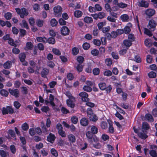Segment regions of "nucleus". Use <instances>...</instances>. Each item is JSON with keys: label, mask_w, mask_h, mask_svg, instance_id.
Masks as SVG:
<instances>
[{"label": "nucleus", "mask_w": 157, "mask_h": 157, "mask_svg": "<svg viewBox=\"0 0 157 157\" xmlns=\"http://www.w3.org/2000/svg\"><path fill=\"white\" fill-rule=\"evenodd\" d=\"M98 86L100 89L102 90H105L107 94H109L112 90V86L109 84L107 86L106 84L104 82H100L98 84Z\"/></svg>", "instance_id": "obj_1"}, {"label": "nucleus", "mask_w": 157, "mask_h": 157, "mask_svg": "<svg viewBox=\"0 0 157 157\" xmlns=\"http://www.w3.org/2000/svg\"><path fill=\"white\" fill-rule=\"evenodd\" d=\"M98 128L94 125L91 127L90 131H88L86 133V135L87 138L91 139L92 138V135L97 134L98 132Z\"/></svg>", "instance_id": "obj_2"}, {"label": "nucleus", "mask_w": 157, "mask_h": 157, "mask_svg": "<svg viewBox=\"0 0 157 157\" xmlns=\"http://www.w3.org/2000/svg\"><path fill=\"white\" fill-rule=\"evenodd\" d=\"M14 113V110L12 106H6V108L3 107L2 110V113L3 115L8 114V113L12 114Z\"/></svg>", "instance_id": "obj_3"}, {"label": "nucleus", "mask_w": 157, "mask_h": 157, "mask_svg": "<svg viewBox=\"0 0 157 157\" xmlns=\"http://www.w3.org/2000/svg\"><path fill=\"white\" fill-rule=\"evenodd\" d=\"M79 98H81L83 102L89 101L90 99L88 98V95L87 93L85 92H82L78 94Z\"/></svg>", "instance_id": "obj_4"}, {"label": "nucleus", "mask_w": 157, "mask_h": 157, "mask_svg": "<svg viewBox=\"0 0 157 157\" xmlns=\"http://www.w3.org/2000/svg\"><path fill=\"white\" fill-rule=\"evenodd\" d=\"M62 9V7L59 6H57L54 8L53 10L56 17H59L61 16Z\"/></svg>", "instance_id": "obj_5"}, {"label": "nucleus", "mask_w": 157, "mask_h": 157, "mask_svg": "<svg viewBox=\"0 0 157 157\" xmlns=\"http://www.w3.org/2000/svg\"><path fill=\"white\" fill-rule=\"evenodd\" d=\"M137 3L138 6L145 8H148L149 5V4L148 2L144 0L139 1L137 2Z\"/></svg>", "instance_id": "obj_6"}, {"label": "nucleus", "mask_w": 157, "mask_h": 157, "mask_svg": "<svg viewBox=\"0 0 157 157\" xmlns=\"http://www.w3.org/2000/svg\"><path fill=\"white\" fill-rule=\"evenodd\" d=\"M9 91L10 93L12 96H13L15 98H17L19 97V92L17 89H9Z\"/></svg>", "instance_id": "obj_7"}, {"label": "nucleus", "mask_w": 157, "mask_h": 157, "mask_svg": "<svg viewBox=\"0 0 157 157\" xmlns=\"http://www.w3.org/2000/svg\"><path fill=\"white\" fill-rule=\"evenodd\" d=\"M60 32L62 35L67 36L69 34L70 30L67 26H63L61 28Z\"/></svg>", "instance_id": "obj_8"}, {"label": "nucleus", "mask_w": 157, "mask_h": 157, "mask_svg": "<svg viewBox=\"0 0 157 157\" xmlns=\"http://www.w3.org/2000/svg\"><path fill=\"white\" fill-rule=\"evenodd\" d=\"M56 139V137L55 135L50 132L47 136V140L48 142L53 144L54 142Z\"/></svg>", "instance_id": "obj_9"}, {"label": "nucleus", "mask_w": 157, "mask_h": 157, "mask_svg": "<svg viewBox=\"0 0 157 157\" xmlns=\"http://www.w3.org/2000/svg\"><path fill=\"white\" fill-rule=\"evenodd\" d=\"M157 25L156 22L153 19H150L148 22V28L150 29L155 28Z\"/></svg>", "instance_id": "obj_10"}, {"label": "nucleus", "mask_w": 157, "mask_h": 157, "mask_svg": "<svg viewBox=\"0 0 157 157\" xmlns=\"http://www.w3.org/2000/svg\"><path fill=\"white\" fill-rule=\"evenodd\" d=\"M155 13V10L153 9H148L145 11V14L149 17L153 16Z\"/></svg>", "instance_id": "obj_11"}, {"label": "nucleus", "mask_w": 157, "mask_h": 157, "mask_svg": "<svg viewBox=\"0 0 157 157\" xmlns=\"http://www.w3.org/2000/svg\"><path fill=\"white\" fill-rule=\"evenodd\" d=\"M132 27V24L130 23L127 24V25H126L124 28L123 30L124 33L125 34H129L131 31L130 27Z\"/></svg>", "instance_id": "obj_12"}, {"label": "nucleus", "mask_w": 157, "mask_h": 157, "mask_svg": "<svg viewBox=\"0 0 157 157\" xmlns=\"http://www.w3.org/2000/svg\"><path fill=\"white\" fill-rule=\"evenodd\" d=\"M49 72V70L46 68H44L43 69L41 72V76L42 77L45 78H47V75Z\"/></svg>", "instance_id": "obj_13"}, {"label": "nucleus", "mask_w": 157, "mask_h": 157, "mask_svg": "<svg viewBox=\"0 0 157 157\" xmlns=\"http://www.w3.org/2000/svg\"><path fill=\"white\" fill-rule=\"evenodd\" d=\"M29 14V12L27 9L24 7L21 8V12L20 15V17L24 18L25 16H27Z\"/></svg>", "instance_id": "obj_14"}, {"label": "nucleus", "mask_w": 157, "mask_h": 157, "mask_svg": "<svg viewBox=\"0 0 157 157\" xmlns=\"http://www.w3.org/2000/svg\"><path fill=\"white\" fill-rule=\"evenodd\" d=\"M80 123L81 125L86 126L88 125L89 121L86 118L83 117L81 119Z\"/></svg>", "instance_id": "obj_15"}, {"label": "nucleus", "mask_w": 157, "mask_h": 157, "mask_svg": "<svg viewBox=\"0 0 157 157\" xmlns=\"http://www.w3.org/2000/svg\"><path fill=\"white\" fill-rule=\"evenodd\" d=\"M123 44L127 49H128L132 44V42L128 40H125L123 41Z\"/></svg>", "instance_id": "obj_16"}, {"label": "nucleus", "mask_w": 157, "mask_h": 157, "mask_svg": "<svg viewBox=\"0 0 157 157\" xmlns=\"http://www.w3.org/2000/svg\"><path fill=\"white\" fill-rule=\"evenodd\" d=\"M88 142L90 144H92L93 142V141L97 143L99 141V138L98 137H97L95 135H92V138L91 139H90L89 138H87Z\"/></svg>", "instance_id": "obj_17"}, {"label": "nucleus", "mask_w": 157, "mask_h": 157, "mask_svg": "<svg viewBox=\"0 0 157 157\" xmlns=\"http://www.w3.org/2000/svg\"><path fill=\"white\" fill-rule=\"evenodd\" d=\"M144 43L146 46L148 47H150L152 46L153 43L151 39H147L144 40Z\"/></svg>", "instance_id": "obj_18"}, {"label": "nucleus", "mask_w": 157, "mask_h": 157, "mask_svg": "<svg viewBox=\"0 0 157 157\" xmlns=\"http://www.w3.org/2000/svg\"><path fill=\"white\" fill-rule=\"evenodd\" d=\"M26 57V55L24 52L21 53L19 55V58L20 61L22 63H23L25 61Z\"/></svg>", "instance_id": "obj_19"}, {"label": "nucleus", "mask_w": 157, "mask_h": 157, "mask_svg": "<svg viewBox=\"0 0 157 157\" xmlns=\"http://www.w3.org/2000/svg\"><path fill=\"white\" fill-rule=\"evenodd\" d=\"M150 128V126L147 122H144L142 123V128L143 130H148Z\"/></svg>", "instance_id": "obj_20"}, {"label": "nucleus", "mask_w": 157, "mask_h": 157, "mask_svg": "<svg viewBox=\"0 0 157 157\" xmlns=\"http://www.w3.org/2000/svg\"><path fill=\"white\" fill-rule=\"evenodd\" d=\"M74 13V16L77 18L81 17L82 15V12L79 10H75Z\"/></svg>", "instance_id": "obj_21"}, {"label": "nucleus", "mask_w": 157, "mask_h": 157, "mask_svg": "<svg viewBox=\"0 0 157 157\" xmlns=\"http://www.w3.org/2000/svg\"><path fill=\"white\" fill-rule=\"evenodd\" d=\"M36 40L38 42H42L44 43H46L47 42V39L45 37H37L36 38Z\"/></svg>", "instance_id": "obj_22"}, {"label": "nucleus", "mask_w": 157, "mask_h": 157, "mask_svg": "<svg viewBox=\"0 0 157 157\" xmlns=\"http://www.w3.org/2000/svg\"><path fill=\"white\" fill-rule=\"evenodd\" d=\"M67 106L71 108H73L75 106V104L71 99L67 100Z\"/></svg>", "instance_id": "obj_23"}, {"label": "nucleus", "mask_w": 157, "mask_h": 157, "mask_svg": "<svg viewBox=\"0 0 157 157\" xmlns=\"http://www.w3.org/2000/svg\"><path fill=\"white\" fill-rule=\"evenodd\" d=\"M26 48H25V50H32L33 48V45L31 42H27L26 44Z\"/></svg>", "instance_id": "obj_24"}, {"label": "nucleus", "mask_w": 157, "mask_h": 157, "mask_svg": "<svg viewBox=\"0 0 157 157\" xmlns=\"http://www.w3.org/2000/svg\"><path fill=\"white\" fill-rule=\"evenodd\" d=\"M84 21L87 24L92 23L93 21L92 18L91 17H86L84 19Z\"/></svg>", "instance_id": "obj_25"}, {"label": "nucleus", "mask_w": 157, "mask_h": 157, "mask_svg": "<svg viewBox=\"0 0 157 157\" xmlns=\"http://www.w3.org/2000/svg\"><path fill=\"white\" fill-rule=\"evenodd\" d=\"M143 131L144 132V130H143ZM138 135L140 138L144 140L146 139L148 137L147 135L144 132H139L138 133Z\"/></svg>", "instance_id": "obj_26"}, {"label": "nucleus", "mask_w": 157, "mask_h": 157, "mask_svg": "<svg viewBox=\"0 0 157 157\" xmlns=\"http://www.w3.org/2000/svg\"><path fill=\"white\" fill-rule=\"evenodd\" d=\"M11 62L9 61H7L4 64L3 67L4 68L8 69L11 67Z\"/></svg>", "instance_id": "obj_27"}, {"label": "nucleus", "mask_w": 157, "mask_h": 157, "mask_svg": "<svg viewBox=\"0 0 157 157\" xmlns=\"http://www.w3.org/2000/svg\"><path fill=\"white\" fill-rule=\"evenodd\" d=\"M68 139L70 142L72 143L75 142L76 139L75 136L72 135L70 134L68 135Z\"/></svg>", "instance_id": "obj_28"}, {"label": "nucleus", "mask_w": 157, "mask_h": 157, "mask_svg": "<svg viewBox=\"0 0 157 157\" xmlns=\"http://www.w3.org/2000/svg\"><path fill=\"white\" fill-rule=\"evenodd\" d=\"M145 118L148 121L150 122H153L154 119L152 116L151 114L149 113H147L145 115Z\"/></svg>", "instance_id": "obj_29"}, {"label": "nucleus", "mask_w": 157, "mask_h": 157, "mask_svg": "<svg viewBox=\"0 0 157 157\" xmlns=\"http://www.w3.org/2000/svg\"><path fill=\"white\" fill-rule=\"evenodd\" d=\"M44 21L40 19H38L36 20V24L37 26L39 27H42L43 25Z\"/></svg>", "instance_id": "obj_30"}, {"label": "nucleus", "mask_w": 157, "mask_h": 157, "mask_svg": "<svg viewBox=\"0 0 157 157\" xmlns=\"http://www.w3.org/2000/svg\"><path fill=\"white\" fill-rule=\"evenodd\" d=\"M72 54L74 56H76L77 55L79 52L78 49L76 47H74L72 49Z\"/></svg>", "instance_id": "obj_31"}, {"label": "nucleus", "mask_w": 157, "mask_h": 157, "mask_svg": "<svg viewBox=\"0 0 157 157\" xmlns=\"http://www.w3.org/2000/svg\"><path fill=\"white\" fill-rule=\"evenodd\" d=\"M121 18L123 21L126 22L128 21L129 17L127 14H124L121 16Z\"/></svg>", "instance_id": "obj_32"}, {"label": "nucleus", "mask_w": 157, "mask_h": 157, "mask_svg": "<svg viewBox=\"0 0 157 157\" xmlns=\"http://www.w3.org/2000/svg\"><path fill=\"white\" fill-rule=\"evenodd\" d=\"M0 93L3 96L7 97L8 95L9 92L6 90L3 89L1 90Z\"/></svg>", "instance_id": "obj_33"}, {"label": "nucleus", "mask_w": 157, "mask_h": 157, "mask_svg": "<svg viewBox=\"0 0 157 157\" xmlns=\"http://www.w3.org/2000/svg\"><path fill=\"white\" fill-rule=\"evenodd\" d=\"M50 23L51 26L53 27L57 25L58 22L55 18H52L50 21Z\"/></svg>", "instance_id": "obj_34"}, {"label": "nucleus", "mask_w": 157, "mask_h": 157, "mask_svg": "<svg viewBox=\"0 0 157 157\" xmlns=\"http://www.w3.org/2000/svg\"><path fill=\"white\" fill-rule=\"evenodd\" d=\"M92 67L90 64H88L86 68L85 71L87 73H90L92 72Z\"/></svg>", "instance_id": "obj_35"}, {"label": "nucleus", "mask_w": 157, "mask_h": 157, "mask_svg": "<svg viewBox=\"0 0 157 157\" xmlns=\"http://www.w3.org/2000/svg\"><path fill=\"white\" fill-rule=\"evenodd\" d=\"M76 60L79 64H82L83 62L84 59L82 56H80L77 57Z\"/></svg>", "instance_id": "obj_36"}, {"label": "nucleus", "mask_w": 157, "mask_h": 157, "mask_svg": "<svg viewBox=\"0 0 157 157\" xmlns=\"http://www.w3.org/2000/svg\"><path fill=\"white\" fill-rule=\"evenodd\" d=\"M20 33L19 36H20L22 37L26 34V31L24 29H19Z\"/></svg>", "instance_id": "obj_37"}, {"label": "nucleus", "mask_w": 157, "mask_h": 157, "mask_svg": "<svg viewBox=\"0 0 157 157\" xmlns=\"http://www.w3.org/2000/svg\"><path fill=\"white\" fill-rule=\"evenodd\" d=\"M144 34L148 35L150 37L151 36L153 35L152 32L147 28H144Z\"/></svg>", "instance_id": "obj_38"}, {"label": "nucleus", "mask_w": 157, "mask_h": 157, "mask_svg": "<svg viewBox=\"0 0 157 157\" xmlns=\"http://www.w3.org/2000/svg\"><path fill=\"white\" fill-rule=\"evenodd\" d=\"M12 16V15L11 13L9 12L5 13L4 15V17L7 20H9L11 19Z\"/></svg>", "instance_id": "obj_39"}, {"label": "nucleus", "mask_w": 157, "mask_h": 157, "mask_svg": "<svg viewBox=\"0 0 157 157\" xmlns=\"http://www.w3.org/2000/svg\"><path fill=\"white\" fill-rule=\"evenodd\" d=\"M101 127L102 129H107L108 127L107 123L106 121H102L101 124Z\"/></svg>", "instance_id": "obj_40"}, {"label": "nucleus", "mask_w": 157, "mask_h": 157, "mask_svg": "<svg viewBox=\"0 0 157 157\" xmlns=\"http://www.w3.org/2000/svg\"><path fill=\"white\" fill-rule=\"evenodd\" d=\"M149 154L152 157H157V153L155 150H151L149 151Z\"/></svg>", "instance_id": "obj_41"}, {"label": "nucleus", "mask_w": 157, "mask_h": 157, "mask_svg": "<svg viewBox=\"0 0 157 157\" xmlns=\"http://www.w3.org/2000/svg\"><path fill=\"white\" fill-rule=\"evenodd\" d=\"M41 110L44 113H47L50 110V109L48 106H43L41 108Z\"/></svg>", "instance_id": "obj_42"}, {"label": "nucleus", "mask_w": 157, "mask_h": 157, "mask_svg": "<svg viewBox=\"0 0 157 157\" xmlns=\"http://www.w3.org/2000/svg\"><path fill=\"white\" fill-rule=\"evenodd\" d=\"M41 124H43V125L41 126V128L43 133H47L48 131V130L46 126L44 125L43 122H41Z\"/></svg>", "instance_id": "obj_43"}, {"label": "nucleus", "mask_w": 157, "mask_h": 157, "mask_svg": "<svg viewBox=\"0 0 157 157\" xmlns=\"http://www.w3.org/2000/svg\"><path fill=\"white\" fill-rule=\"evenodd\" d=\"M92 71L94 75H97L100 73V69L96 67L93 69Z\"/></svg>", "instance_id": "obj_44"}, {"label": "nucleus", "mask_w": 157, "mask_h": 157, "mask_svg": "<svg viewBox=\"0 0 157 157\" xmlns=\"http://www.w3.org/2000/svg\"><path fill=\"white\" fill-rule=\"evenodd\" d=\"M83 66L80 64H78L76 67V69L78 73L82 72L83 70Z\"/></svg>", "instance_id": "obj_45"}, {"label": "nucleus", "mask_w": 157, "mask_h": 157, "mask_svg": "<svg viewBox=\"0 0 157 157\" xmlns=\"http://www.w3.org/2000/svg\"><path fill=\"white\" fill-rule=\"evenodd\" d=\"M83 89L84 91L87 92H90L92 90L91 87L88 86H84L83 87Z\"/></svg>", "instance_id": "obj_46"}, {"label": "nucleus", "mask_w": 157, "mask_h": 157, "mask_svg": "<svg viewBox=\"0 0 157 157\" xmlns=\"http://www.w3.org/2000/svg\"><path fill=\"white\" fill-rule=\"evenodd\" d=\"M8 44L11 46H13L14 47H16L17 45L14 43V40L12 38H10L8 41Z\"/></svg>", "instance_id": "obj_47"}, {"label": "nucleus", "mask_w": 157, "mask_h": 157, "mask_svg": "<svg viewBox=\"0 0 157 157\" xmlns=\"http://www.w3.org/2000/svg\"><path fill=\"white\" fill-rule=\"evenodd\" d=\"M148 75L150 78H154L156 77V74L155 72L151 71L148 74Z\"/></svg>", "instance_id": "obj_48"}, {"label": "nucleus", "mask_w": 157, "mask_h": 157, "mask_svg": "<svg viewBox=\"0 0 157 157\" xmlns=\"http://www.w3.org/2000/svg\"><path fill=\"white\" fill-rule=\"evenodd\" d=\"M54 37H50L47 39V41L49 44H54L55 43V40Z\"/></svg>", "instance_id": "obj_49"}, {"label": "nucleus", "mask_w": 157, "mask_h": 157, "mask_svg": "<svg viewBox=\"0 0 157 157\" xmlns=\"http://www.w3.org/2000/svg\"><path fill=\"white\" fill-rule=\"evenodd\" d=\"M21 128L23 130L27 131L29 128V125L27 123H24L22 124Z\"/></svg>", "instance_id": "obj_50"}, {"label": "nucleus", "mask_w": 157, "mask_h": 157, "mask_svg": "<svg viewBox=\"0 0 157 157\" xmlns=\"http://www.w3.org/2000/svg\"><path fill=\"white\" fill-rule=\"evenodd\" d=\"M114 129L112 124H109V132L111 134H113L114 132Z\"/></svg>", "instance_id": "obj_51"}, {"label": "nucleus", "mask_w": 157, "mask_h": 157, "mask_svg": "<svg viewBox=\"0 0 157 157\" xmlns=\"http://www.w3.org/2000/svg\"><path fill=\"white\" fill-rule=\"evenodd\" d=\"M105 63L108 66H110L112 63V60L110 58H107L105 59Z\"/></svg>", "instance_id": "obj_52"}, {"label": "nucleus", "mask_w": 157, "mask_h": 157, "mask_svg": "<svg viewBox=\"0 0 157 157\" xmlns=\"http://www.w3.org/2000/svg\"><path fill=\"white\" fill-rule=\"evenodd\" d=\"M51 152L52 155L57 157L58 156V153L57 151L54 148H52L51 150Z\"/></svg>", "instance_id": "obj_53"}, {"label": "nucleus", "mask_w": 157, "mask_h": 157, "mask_svg": "<svg viewBox=\"0 0 157 157\" xmlns=\"http://www.w3.org/2000/svg\"><path fill=\"white\" fill-rule=\"evenodd\" d=\"M152 61V56L150 55H148L147 56L146 61L148 63H151Z\"/></svg>", "instance_id": "obj_54"}, {"label": "nucleus", "mask_w": 157, "mask_h": 157, "mask_svg": "<svg viewBox=\"0 0 157 157\" xmlns=\"http://www.w3.org/2000/svg\"><path fill=\"white\" fill-rule=\"evenodd\" d=\"M52 51L54 54L57 56H59L61 54V52L58 49L53 48L52 50Z\"/></svg>", "instance_id": "obj_55"}, {"label": "nucleus", "mask_w": 157, "mask_h": 157, "mask_svg": "<svg viewBox=\"0 0 157 157\" xmlns=\"http://www.w3.org/2000/svg\"><path fill=\"white\" fill-rule=\"evenodd\" d=\"M128 40L132 41V42L135 41V38L134 36V34L132 33L129 34L128 36Z\"/></svg>", "instance_id": "obj_56"}, {"label": "nucleus", "mask_w": 157, "mask_h": 157, "mask_svg": "<svg viewBox=\"0 0 157 157\" xmlns=\"http://www.w3.org/2000/svg\"><path fill=\"white\" fill-rule=\"evenodd\" d=\"M10 148L11 152L13 154H15L16 152V150L15 146L14 145H11L10 146Z\"/></svg>", "instance_id": "obj_57"}, {"label": "nucleus", "mask_w": 157, "mask_h": 157, "mask_svg": "<svg viewBox=\"0 0 157 157\" xmlns=\"http://www.w3.org/2000/svg\"><path fill=\"white\" fill-rule=\"evenodd\" d=\"M61 110L62 113L64 114H66L69 113V111L67 108L64 107H62Z\"/></svg>", "instance_id": "obj_58"}, {"label": "nucleus", "mask_w": 157, "mask_h": 157, "mask_svg": "<svg viewBox=\"0 0 157 157\" xmlns=\"http://www.w3.org/2000/svg\"><path fill=\"white\" fill-rule=\"evenodd\" d=\"M29 22L30 25L31 26H34L35 25L34 19L32 17H30L29 20Z\"/></svg>", "instance_id": "obj_59"}, {"label": "nucleus", "mask_w": 157, "mask_h": 157, "mask_svg": "<svg viewBox=\"0 0 157 157\" xmlns=\"http://www.w3.org/2000/svg\"><path fill=\"white\" fill-rule=\"evenodd\" d=\"M90 45L89 44L85 42L82 44L83 48L85 50H87L90 48Z\"/></svg>", "instance_id": "obj_60"}, {"label": "nucleus", "mask_w": 157, "mask_h": 157, "mask_svg": "<svg viewBox=\"0 0 157 157\" xmlns=\"http://www.w3.org/2000/svg\"><path fill=\"white\" fill-rule=\"evenodd\" d=\"M71 120L72 123L75 124L77 123L78 121V118L76 116H73L71 117Z\"/></svg>", "instance_id": "obj_61"}, {"label": "nucleus", "mask_w": 157, "mask_h": 157, "mask_svg": "<svg viewBox=\"0 0 157 157\" xmlns=\"http://www.w3.org/2000/svg\"><path fill=\"white\" fill-rule=\"evenodd\" d=\"M29 132L30 135L32 136H33L36 134L35 129L33 128L29 129Z\"/></svg>", "instance_id": "obj_62"}, {"label": "nucleus", "mask_w": 157, "mask_h": 157, "mask_svg": "<svg viewBox=\"0 0 157 157\" xmlns=\"http://www.w3.org/2000/svg\"><path fill=\"white\" fill-rule=\"evenodd\" d=\"M59 135L62 137H65L66 136V134L65 131H63V129L59 130L58 131Z\"/></svg>", "instance_id": "obj_63"}, {"label": "nucleus", "mask_w": 157, "mask_h": 157, "mask_svg": "<svg viewBox=\"0 0 157 157\" xmlns=\"http://www.w3.org/2000/svg\"><path fill=\"white\" fill-rule=\"evenodd\" d=\"M91 54L94 56H97L99 54V51L96 49H94L91 50Z\"/></svg>", "instance_id": "obj_64"}]
</instances>
